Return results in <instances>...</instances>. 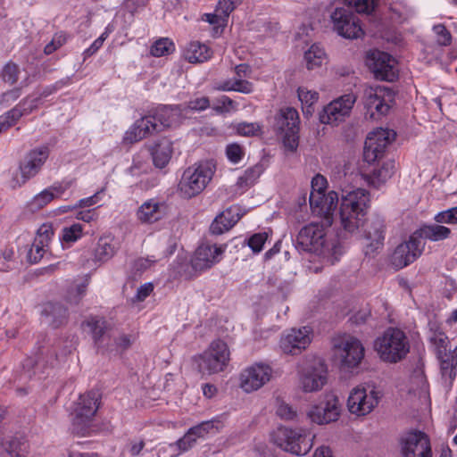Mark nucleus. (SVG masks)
Wrapping results in <instances>:
<instances>
[{
  "label": "nucleus",
  "mask_w": 457,
  "mask_h": 457,
  "mask_svg": "<svg viewBox=\"0 0 457 457\" xmlns=\"http://www.w3.org/2000/svg\"><path fill=\"white\" fill-rule=\"evenodd\" d=\"M370 196L369 191L357 188L344 193L341 195L339 216L341 225L347 232L356 231L360 226L363 227L364 237L367 240L365 254L371 255L377 253L384 245L386 225L385 218L379 214H374L366 220L364 217L370 207Z\"/></svg>",
  "instance_id": "obj_1"
},
{
  "label": "nucleus",
  "mask_w": 457,
  "mask_h": 457,
  "mask_svg": "<svg viewBox=\"0 0 457 457\" xmlns=\"http://www.w3.org/2000/svg\"><path fill=\"white\" fill-rule=\"evenodd\" d=\"M375 1L343 0L345 6L337 7L330 15L334 31L347 39L361 37L364 31L352 8L356 12L370 14L375 8Z\"/></svg>",
  "instance_id": "obj_2"
},
{
  "label": "nucleus",
  "mask_w": 457,
  "mask_h": 457,
  "mask_svg": "<svg viewBox=\"0 0 457 457\" xmlns=\"http://www.w3.org/2000/svg\"><path fill=\"white\" fill-rule=\"evenodd\" d=\"M180 115L179 106H161L154 113L137 120L134 126L126 133L125 140L133 143L148 136L162 131L176 122Z\"/></svg>",
  "instance_id": "obj_3"
},
{
  "label": "nucleus",
  "mask_w": 457,
  "mask_h": 457,
  "mask_svg": "<svg viewBox=\"0 0 457 457\" xmlns=\"http://www.w3.org/2000/svg\"><path fill=\"white\" fill-rule=\"evenodd\" d=\"M216 170L213 161H204L187 168L179 182L178 190L184 199L201 194L208 186Z\"/></svg>",
  "instance_id": "obj_4"
},
{
  "label": "nucleus",
  "mask_w": 457,
  "mask_h": 457,
  "mask_svg": "<svg viewBox=\"0 0 457 457\" xmlns=\"http://www.w3.org/2000/svg\"><path fill=\"white\" fill-rule=\"evenodd\" d=\"M375 349L382 361L396 363L410 352V343L403 331L389 328L376 339Z\"/></svg>",
  "instance_id": "obj_5"
},
{
  "label": "nucleus",
  "mask_w": 457,
  "mask_h": 457,
  "mask_svg": "<svg viewBox=\"0 0 457 457\" xmlns=\"http://www.w3.org/2000/svg\"><path fill=\"white\" fill-rule=\"evenodd\" d=\"M100 394L91 390L81 395L72 412V431L85 436L89 432L93 418L99 407Z\"/></svg>",
  "instance_id": "obj_6"
},
{
  "label": "nucleus",
  "mask_w": 457,
  "mask_h": 457,
  "mask_svg": "<svg viewBox=\"0 0 457 457\" xmlns=\"http://www.w3.org/2000/svg\"><path fill=\"white\" fill-rule=\"evenodd\" d=\"M271 437L273 443L282 450L295 455H305L312 447L311 438L302 430L279 427L272 433Z\"/></svg>",
  "instance_id": "obj_7"
},
{
  "label": "nucleus",
  "mask_w": 457,
  "mask_h": 457,
  "mask_svg": "<svg viewBox=\"0 0 457 457\" xmlns=\"http://www.w3.org/2000/svg\"><path fill=\"white\" fill-rule=\"evenodd\" d=\"M229 361V350L221 340L213 341L209 348L199 356L198 369L203 374H214L222 371Z\"/></svg>",
  "instance_id": "obj_8"
},
{
  "label": "nucleus",
  "mask_w": 457,
  "mask_h": 457,
  "mask_svg": "<svg viewBox=\"0 0 457 457\" xmlns=\"http://www.w3.org/2000/svg\"><path fill=\"white\" fill-rule=\"evenodd\" d=\"M221 247L210 245H202L195 250L190 264L181 266L178 271L181 277L188 279L194 277L197 272L210 269L213 264L220 261L219 257L222 253Z\"/></svg>",
  "instance_id": "obj_9"
},
{
  "label": "nucleus",
  "mask_w": 457,
  "mask_h": 457,
  "mask_svg": "<svg viewBox=\"0 0 457 457\" xmlns=\"http://www.w3.org/2000/svg\"><path fill=\"white\" fill-rule=\"evenodd\" d=\"M335 354L340 359L344 369H353L360 365L364 357V347L361 342L351 336L341 338L334 345Z\"/></svg>",
  "instance_id": "obj_10"
},
{
  "label": "nucleus",
  "mask_w": 457,
  "mask_h": 457,
  "mask_svg": "<svg viewBox=\"0 0 457 457\" xmlns=\"http://www.w3.org/2000/svg\"><path fill=\"white\" fill-rule=\"evenodd\" d=\"M402 457H432L428 436L421 431L411 430L399 440Z\"/></svg>",
  "instance_id": "obj_11"
},
{
  "label": "nucleus",
  "mask_w": 457,
  "mask_h": 457,
  "mask_svg": "<svg viewBox=\"0 0 457 457\" xmlns=\"http://www.w3.org/2000/svg\"><path fill=\"white\" fill-rule=\"evenodd\" d=\"M341 412V403L338 397L333 394H325L320 402L308 411V417L319 425L328 424L338 420Z\"/></svg>",
  "instance_id": "obj_12"
},
{
  "label": "nucleus",
  "mask_w": 457,
  "mask_h": 457,
  "mask_svg": "<svg viewBox=\"0 0 457 457\" xmlns=\"http://www.w3.org/2000/svg\"><path fill=\"white\" fill-rule=\"evenodd\" d=\"M425 244L423 241H419L412 233L408 240L395 247L391 256L392 265L399 270L414 262L422 254Z\"/></svg>",
  "instance_id": "obj_13"
},
{
  "label": "nucleus",
  "mask_w": 457,
  "mask_h": 457,
  "mask_svg": "<svg viewBox=\"0 0 457 457\" xmlns=\"http://www.w3.org/2000/svg\"><path fill=\"white\" fill-rule=\"evenodd\" d=\"M85 324L90 330L98 352L105 353L107 350L114 349L112 340L115 330L108 321L101 317H90Z\"/></svg>",
  "instance_id": "obj_14"
},
{
  "label": "nucleus",
  "mask_w": 457,
  "mask_h": 457,
  "mask_svg": "<svg viewBox=\"0 0 457 457\" xmlns=\"http://www.w3.org/2000/svg\"><path fill=\"white\" fill-rule=\"evenodd\" d=\"M272 376L269 365L256 363L245 369L239 376L240 387L246 393L256 391L268 383Z\"/></svg>",
  "instance_id": "obj_15"
},
{
  "label": "nucleus",
  "mask_w": 457,
  "mask_h": 457,
  "mask_svg": "<svg viewBox=\"0 0 457 457\" xmlns=\"http://www.w3.org/2000/svg\"><path fill=\"white\" fill-rule=\"evenodd\" d=\"M356 101L354 94H345L329 103L320 114V120L324 124H337L349 116Z\"/></svg>",
  "instance_id": "obj_16"
},
{
  "label": "nucleus",
  "mask_w": 457,
  "mask_h": 457,
  "mask_svg": "<svg viewBox=\"0 0 457 457\" xmlns=\"http://www.w3.org/2000/svg\"><path fill=\"white\" fill-rule=\"evenodd\" d=\"M378 393L371 389L369 393L364 387L353 388L347 400V407L351 413L358 416L369 414L378 403Z\"/></svg>",
  "instance_id": "obj_17"
},
{
  "label": "nucleus",
  "mask_w": 457,
  "mask_h": 457,
  "mask_svg": "<svg viewBox=\"0 0 457 457\" xmlns=\"http://www.w3.org/2000/svg\"><path fill=\"white\" fill-rule=\"evenodd\" d=\"M395 60L390 54L378 50L367 54L366 64L378 79L393 81L396 78L394 67Z\"/></svg>",
  "instance_id": "obj_18"
},
{
  "label": "nucleus",
  "mask_w": 457,
  "mask_h": 457,
  "mask_svg": "<svg viewBox=\"0 0 457 457\" xmlns=\"http://www.w3.org/2000/svg\"><path fill=\"white\" fill-rule=\"evenodd\" d=\"M324 225L310 223L299 231L296 237V248L303 252H317L324 244Z\"/></svg>",
  "instance_id": "obj_19"
},
{
  "label": "nucleus",
  "mask_w": 457,
  "mask_h": 457,
  "mask_svg": "<svg viewBox=\"0 0 457 457\" xmlns=\"http://www.w3.org/2000/svg\"><path fill=\"white\" fill-rule=\"evenodd\" d=\"M300 383L304 392H314L323 387L327 383V368L321 360L314 361L302 370Z\"/></svg>",
  "instance_id": "obj_20"
},
{
  "label": "nucleus",
  "mask_w": 457,
  "mask_h": 457,
  "mask_svg": "<svg viewBox=\"0 0 457 457\" xmlns=\"http://www.w3.org/2000/svg\"><path fill=\"white\" fill-rule=\"evenodd\" d=\"M309 200L312 212L323 219L326 226H331L333 214L338 203V194L336 191H330L328 195H316L312 191Z\"/></svg>",
  "instance_id": "obj_21"
},
{
  "label": "nucleus",
  "mask_w": 457,
  "mask_h": 457,
  "mask_svg": "<svg viewBox=\"0 0 457 457\" xmlns=\"http://www.w3.org/2000/svg\"><path fill=\"white\" fill-rule=\"evenodd\" d=\"M311 343V329L307 327L292 328L280 339L279 345L283 353L292 355L301 353Z\"/></svg>",
  "instance_id": "obj_22"
},
{
  "label": "nucleus",
  "mask_w": 457,
  "mask_h": 457,
  "mask_svg": "<svg viewBox=\"0 0 457 457\" xmlns=\"http://www.w3.org/2000/svg\"><path fill=\"white\" fill-rule=\"evenodd\" d=\"M40 97L28 96L21 101L15 107L0 116V134L7 130L23 116L35 111L39 104Z\"/></svg>",
  "instance_id": "obj_23"
},
{
  "label": "nucleus",
  "mask_w": 457,
  "mask_h": 457,
  "mask_svg": "<svg viewBox=\"0 0 457 457\" xmlns=\"http://www.w3.org/2000/svg\"><path fill=\"white\" fill-rule=\"evenodd\" d=\"M49 149L47 146H40L30 151L25 162L21 164L20 171L22 177L21 183H25L27 179L35 176L46 160L48 158Z\"/></svg>",
  "instance_id": "obj_24"
},
{
  "label": "nucleus",
  "mask_w": 457,
  "mask_h": 457,
  "mask_svg": "<svg viewBox=\"0 0 457 457\" xmlns=\"http://www.w3.org/2000/svg\"><path fill=\"white\" fill-rule=\"evenodd\" d=\"M385 89L382 87L369 88L365 91L364 105L371 119H378L388 112L390 105L385 100Z\"/></svg>",
  "instance_id": "obj_25"
},
{
  "label": "nucleus",
  "mask_w": 457,
  "mask_h": 457,
  "mask_svg": "<svg viewBox=\"0 0 457 457\" xmlns=\"http://www.w3.org/2000/svg\"><path fill=\"white\" fill-rule=\"evenodd\" d=\"M239 220L238 207L231 206L214 219L210 226V231L213 235H221L228 231Z\"/></svg>",
  "instance_id": "obj_26"
},
{
  "label": "nucleus",
  "mask_w": 457,
  "mask_h": 457,
  "mask_svg": "<svg viewBox=\"0 0 457 457\" xmlns=\"http://www.w3.org/2000/svg\"><path fill=\"white\" fill-rule=\"evenodd\" d=\"M165 206L155 199L143 203L137 211V218L142 223H154L164 216Z\"/></svg>",
  "instance_id": "obj_27"
},
{
  "label": "nucleus",
  "mask_w": 457,
  "mask_h": 457,
  "mask_svg": "<svg viewBox=\"0 0 457 457\" xmlns=\"http://www.w3.org/2000/svg\"><path fill=\"white\" fill-rule=\"evenodd\" d=\"M415 237L419 241L429 240L433 242L443 241L450 237L452 231L449 228L437 224H424L416 229Z\"/></svg>",
  "instance_id": "obj_28"
},
{
  "label": "nucleus",
  "mask_w": 457,
  "mask_h": 457,
  "mask_svg": "<svg viewBox=\"0 0 457 457\" xmlns=\"http://www.w3.org/2000/svg\"><path fill=\"white\" fill-rule=\"evenodd\" d=\"M171 154V142L167 138L161 139L152 149L154 164L161 169L165 167L170 162Z\"/></svg>",
  "instance_id": "obj_29"
},
{
  "label": "nucleus",
  "mask_w": 457,
  "mask_h": 457,
  "mask_svg": "<svg viewBox=\"0 0 457 457\" xmlns=\"http://www.w3.org/2000/svg\"><path fill=\"white\" fill-rule=\"evenodd\" d=\"M437 358L440 361L442 377L445 380L448 379L449 383H452L456 376L455 369L457 366V358L454 353L450 349L449 352L441 350L438 353Z\"/></svg>",
  "instance_id": "obj_30"
},
{
  "label": "nucleus",
  "mask_w": 457,
  "mask_h": 457,
  "mask_svg": "<svg viewBox=\"0 0 457 457\" xmlns=\"http://www.w3.org/2000/svg\"><path fill=\"white\" fill-rule=\"evenodd\" d=\"M43 312L48 318V322L54 328H58L67 321V309L59 303H47Z\"/></svg>",
  "instance_id": "obj_31"
},
{
  "label": "nucleus",
  "mask_w": 457,
  "mask_h": 457,
  "mask_svg": "<svg viewBox=\"0 0 457 457\" xmlns=\"http://www.w3.org/2000/svg\"><path fill=\"white\" fill-rule=\"evenodd\" d=\"M277 124L281 132L299 130V115L293 107H287L280 110Z\"/></svg>",
  "instance_id": "obj_32"
},
{
  "label": "nucleus",
  "mask_w": 457,
  "mask_h": 457,
  "mask_svg": "<svg viewBox=\"0 0 457 457\" xmlns=\"http://www.w3.org/2000/svg\"><path fill=\"white\" fill-rule=\"evenodd\" d=\"M396 170V164L394 160L385 162L380 167L374 168L370 176V183L375 187L386 182Z\"/></svg>",
  "instance_id": "obj_33"
},
{
  "label": "nucleus",
  "mask_w": 457,
  "mask_h": 457,
  "mask_svg": "<svg viewBox=\"0 0 457 457\" xmlns=\"http://www.w3.org/2000/svg\"><path fill=\"white\" fill-rule=\"evenodd\" d=\"M212 56L211 49L199 42H192L186 50V59L191 62H203Z\"/></svg>",
  "instance_id": "obj_34"
},
{
  "label": "nucleus",
  "mask_w": 457,
  "mask_h": 457,
  "mask_svg": "<svg viewBox=\"0 0 457 457\" xmlns=\"http://www.w3.org/2000/svg\"><path fill=\"white\" fill-rule=\"evenodd\" d=\"M64 189L62 187H52L46 189L37 195L29 203V207L32 211H37L47 204H49L54 197L60 196L63 193Z\"/></svg>",
  "instance_id": "obj_35"
},
{
  "label": "nucleus",
  "mask_w": 457,
  "mask_h": 457,
  "mask_svg": "<svg viewBox=\"0 0 457 457\" xmlns=\"http://www.w3.org/2000/svg\"><path fill=\"white\" fill-rule=\"evenodd\" d=\"M49 350L46 349L45 351L43 346H38L37 351L35 353V358L29 357L25 360L23 362V369H28V372H29V370L34 368L36 365L42 362L44 365L46 364H53L54 360L56 357L55 353H48ZM29 378L31 377V374L29 373Z\"/></svg>",
  "instance_id": "obj_36"
},
{
  "label": "nucleus",
  "mask_w": 457,
  "mask_h": 457,
  "mask_svg": "<svg viewBox=\"0 0 457 457\" xmlns=\"http://www.w3.org/2000/svg\"><path fill=\"white\" fill-rule=\"evenodd\" d=\"M4 450L11 457H24L28 452V442L22 437H10L3 444Z\"/></svg>",
  "instance_id": "obj_37"
},
{
  "label": "nucleus",
  "mask_w": 457,
  "mask_h": 457,
  "mask_svg": "<svg viewBox=\"0 0 457 457\" xmlns=\"http://www.w3.org/2000/svg\"><path fill=\"white\" fill-rule=\"evenodd\" d=\"M325 59L326 54L324 49L317 44H313L310 49L304 53V60L308 70L320 67Z\"/></svg>",
  "instance_id": "obj_38"
},
{
  "label": "nucleus",
  "mask_w": 457,
  "mask_h": 457,
  "mask_svg": "<svg viewBox=\"0 0 457 457\" xmlns=\"http://www.w3.org/2000/svg\"><path fill=\"white\" fill-rule=\"evenodd\" d=\"M396 133L388 129H377L370 132L365 141H371L375 144L389 145L395 138Z\"/></svg>",
  "instance_id": "obj_39"
},
{
  "label": "nucleus",
  "mask_w": 457,
  "mask_h": 457,
  "mask_svg": "<svg viewBox=\"0 0 457 457\" xmlns=\"http://www.w3.org/2000/svg\"><path fill=\"white\" fill-rule=\"evenodd\" d=\"M115 251L114 245L111 244L108 237H101L95 250V257L97 261L106 262L114 255Z\"/></svg>",
  "instance_id": "obj_40"
},
{
  "label": "nucleus",
  "mask_w": 457,
  "mask_h": 457,
  "mask_svg": "<svg viewBox=\"0 0 457 457\" xmlns=\"http://www.w3.org/2000/svg\"><path fill=\"white\" fill-rule=\"evenodd\" d=\"M263 170V165L262 163H256L255 165L245 170L244 175L238 178L237 184L240 187H248L253 185L258 179Z\"/></svg>",
  "instance_id": "obj_41"
},
{
  "label": "nucleus",
  "mask_w": 457,
  "mask_h": 457,
  "mask_svg": "<svg viewBox=\"0 0 457 457\" xmlns=\"http://www.w3.org/2000/svg\"><path fill=\"white\" fill-rule=\"evenodd\" d=\"M388 145L372 143L371 141H365L363 156L367 162H373L380 159Z\"/></svg>",
  "instance_id": "obj_42"
},
{
  "label": "nucleus",
  "mask_w": 457,
  "mask_h": 457,
  "mask_svg": "<svg viewBox=\"0 0 457 457\" xmlns=\"http://www.w3.org/2000/svg\"><path fill=\"white\" fill-rule=\"evenodd\" d=\"M174 44L167 37L160 38L151 46V54L156 57L170 54L174 51Z\"/></svg>",
  "instance_id": "obj_43"
},
{
  "label": "nucleus",
  "mask_w": 457,
  "mask_h": 457,
  "mask_svg": "<svg viewBox=\"0 0 457 457\" xmlns=\"http://www.w3.org/2000/svg\"><path fill=\"white\" fill-rule=\"evenodd\" d=\"M436 34V41L441 46H450L452 43V35L450 31L443 24H436L433 27Z\"/></svg>",
  "instance_id": "obj_44"
},
{
  "label": "nucleus",
  "mask_w": 457,
  "mask_h": 457,
  "mask_svg": "<svg viewBox=\"0 0 457 457\" xmlns=\"http://www.w3.org/2000/svg\"><path fill=\"white\" fill-rule=\"evenodd\" d=\"M154 260H149L145 258H139L133 262L130 270V278L134 280L137 279L141 274L147 270Z\"/></svg>",
  "instance_id": "obj_45"
},
{
  "label": "nucleus",
  "mask_w": 457,
  "mask_h": 457,
  "mask_svg": "<svg viewBox=\"0 0 457 457\" xmlns=\"http://www.w3.org/2000/svg\"><path fill=\"white\" fill-rule=\"evenodd\" d=\"M434 220L440 224H457V207L438 212Z\"/></svg>",
  "instance_id": "obj_46"
},
{
  "label": "nucleus",
  "mask_w": 457,
  "mask_h": 457,
  "mask_svg": "<svg viewBox=\"0 0 457 457\" xmlns=\"http://www.w3.org/2000/svg\"><path fill=\"white\" fill-rule=\"evenodd\" d=\"M20 69L17 64L8 62L2 71V78L4 81L13 85L18 81Z\"/></svg>",
  "instance_id": "obj_47"
},
{
  "label": "nucleus",
  "mask_w": 457,
  "mask_h": 457,
  "mask_svg": "<svg viewBox=\"0 0 457 457\" xmlns=\"http://www.w3.org/2000/svg\"><path fill=\"white\" fill-rule=\"evenodd\" d=\"M53 228L49 224H43L37 232V236L34 241L37 242L41 245L48 248L49 241L53 236Z\"/></svg>",
  "instance_id": "obj_48"
},
{
  "label": "nucleus",
  "mask_w": 457,
  "mask_h": 457,
  "mask_svg": "<svg viewBox=\"0 0 457 457\" xmlns=\"http://www.w3.org/2000/svg\"><path fill=\"white\" fill-rule=\"evenodd\" d=\"M276 413L278 417L286 420H292L296 417V411L292 406L282 400L277 399Z\"/></svg>",
  "instance_id": "obj_49"
},
{
  "label": "nucleus",
  "mask_w": 457,
  "mask_h": 457,
  "mask_svg": "<svg viewBox=\"0 0 457 457\" xmlns=\"http://www.w3.org/2000/svg\"><path fill=\"white\" fill-rule=\"evenodd\" d=\"M297 93L299 100L302 104H306L308 109L312 108L319 98V94L316 91L308 90L305 87H299ZM307 112H310V110H307Z\"/></svg>",
  "instance_id": "obj_50"
},
{
  "label": "nucleus",
  "mask_w": 457,
  "mask_h": 457,
  "mask_svg": "<svg viewBox=\"0 0 457 457\" xmlns=\"http://www.w3.org/2000/svg\"><path fill=\"white\" fill-rule=\"evenodd\" d=\"M283 144L286 149L295 152L298 147L299 143V130H291V131H286L283 132Z\"/></svg>",
  "instance_id": "obj_51"
},
{
  "label": "nucleus",
  "mask_w": 457,
  "mask_h": 457,
  "mask_svg": "<svg viewBox=\"0 0 457 457\" xmlns=\"http://www.w3.org/2000/svg\"><path fill=\"white\" fill-rule=\"evenodd\" d=\"M82 229V226L80 224H73L69 228H64L62 239L65 242H74L81 237Z\"/></svg>",
  "instance_id": "obj_52"
},
{
  "label": "nucleus",
  "mask_w": 457,
  "mask_h": 457,
  "mask_svg": "<svg viewBox=\"0 0 457 457\" xmlns=\"http://www.w3.org/2000/svg\"><path fill=\"white\" fill-rule=\"evenodd\" d=\"M48 248L41 245L37 242L34 241L31 248L29 250L28 258L30 262L37 263L44 256L45 253Z\"/></svg>",
  "instance_id": "obj_53"
},
{
  "label": "nucleus",
  "mask_w": 457,
  "mask_h": 457,
  "mask_svg": "<svg viewBox=\"0 0 457 457\" xmlns=\"http://www.w3.org/2000/svg\"><path fill=\"white\" fill-rule=\"evenodd\" d=\"M217 103L218 104L213 107V110L219 113L228 112L230 110L237 108L236 102L227 96H222L217 99Z\"/></svg>",
  "instance_id": "obj_54"
},
{
  "label": "nucleus",
  "mask_w": 457,
  "mask_h": 457,
  "mask_svg": "<svg viewBox=\"0 0 457 457\" xmlns=\"http://www.w3.org/2000/svg\"><path fill=\"white\" fill-rule=\"evenodd\" d=\"M266 240H267V234L265 232L264 233H257V234L253 235L248 239V245L254 253H259L262 251Z\"/></svg>",
  "instance_id": "obj_55"
},
{
  "label": "nucleus",
  "mask_w": 457,
  "mask_h": 457,
  "mask_svg": "<svg viewBox=\"0 0 457 457\" xmlns=\"http://www.w3.org/2000/svg\"><path fill=\"white\" fill-rule=\"evenodd\" d=\"M204 20L213 25V33L215 35L221 31L220 28L223 27V23L225 21V19L219 12L205 13L204 15Z\"/></svg>",
  "instance_id": "obj_56"
},
{
  "label": "nucleus",
  "mask_w": 457,
  "mask_h": 457,
  "mask_svg": "<svg viewBox=\"0 0 457 457\" xmlns=\"http://www.w3.org/2000/svg\"><path fill=\"white\" fill-rule=\"evenodd\" d=\"M195 442V436L188 430L183 437L175 443V445L179 448V452H186L189 450Z\"/></svg>",
  "instance_id": "obj_57"
},
{
  "label": "nucleus",
  "mask_w": 457,
  "mask_h": 457,
  "mask_svg": "<svg viewBox=\"0 0 457 457\" xmlns=\"http://www.w3.org/2000/svg\"><path fill=\"white\" fill-rule=\"evenodd\" d=\"M112 345L113 350H107L106 353H113L119 351H124L130 346V339L126 335H120V337H116L115 333L113 334Z\"/></svg>",
  "instance_id": "obj_58"
},
{
  "label": "nucleus",
  "mask_w": 457,
  "mask_h": 457,
  "mask_svg": "<svg viewBox=\"0 0 457 457\" xmlns=\"http://www.w3.org/2000/svg\"><path fill=\"white\" fill-rule=\"evenodd\" d=\"M235 8V0H220L216 7V12H219L226 20Z\"/></svg>",
  "instance_id": "obj_59"
},
{
  "label": "nucleus",
  "mask_w": 457,
  "mask_h": 457,
  "mask_svg": "<svg viewBox=\"0 0 457 457\" xmlns=\"http://www.w3.org/2000/svg\"><path fill=\"white\" fill-rule=\"evenodd\" d=\"M260 129L261 128L257 123L246 122L239 123L237 128V133L239 135L246 137L255 136L260 131Z\"/></svg>",
  "instance_id": "obj_60"
},
{
  "label": "nucleus",
  "mask_w": 457,
  "mask_h": 457,
  "mask_svg": "<svg viewBox=\"0 0 457 457\" xmlns=\"http://www.w3.org/2000/svg\"><path fill=\"white\" fill-rule=\"evenodd\" d=\"M226 154L230 162L237 163L243 157V149L238 144H230L226 148Z\"/></svg>",
  "instance_id": "obj_61"
},
{
  "label": "nucleus",
  "mask_w": 457,
  "mask_h": 457,
  "mask_svg": "<svg viewBox=\"0 0 457 457\" xmlns=\"http://www.w3.org/2000/svg\"><path fill=\"white\" fill-rule=\"evenodd\" d=\"M86 285L81 284L71 289L67 295V300L73 304H78L86 293Z\"/></svg>",
  "instance_id": "obj_62"
},
{
  "label": "nucleus",
  "mask_w": 457,
  "mask_h": 457,
  "mask_svg": "<svg viewBox=\"0 0 457 457\" xmlns=\"http://www.w3.org/2000/svg\"><path fill=\"white\" fill-rule=\"evenodd\" d=\"M432 343L436 347V356L438 355L439 351L445 350V352H449L447 349L448 338L444 333L435 334L431 338Z\"/></svg>",
  "instance_id": "obj_63"
},
{
  "label": "nucleus",
  "mask_w": 457,
  "mask_h": 457,
  "mask_svg": "<svg viewBox=\"0 0 457 457\" xmlns=\"http://www.w3.org/2000/svg\"><path fill=\"white\" fill-rule=\"evenodd\" d=\"M79 447V444L71 446L68 450V457H98V455L95 453L81 452Z\"/></svg>",
  "instance_id": "obj_64"
}]
</instances>
